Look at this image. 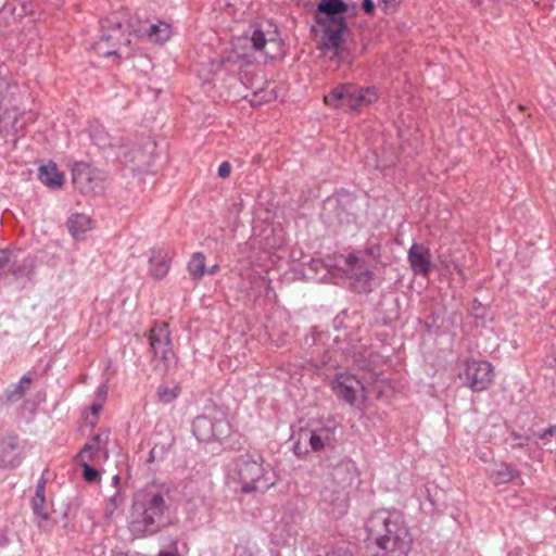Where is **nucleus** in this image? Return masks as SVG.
Listing matches in <instances>:
<instances>
[{
  "instance_id": "1",
  "label": "nucleus",
  "mask_w": 556,
  "mask_h": 556,
  "mask_svg": "<svg viewBox=\"0 0 556 556\" xmlns=\"http://www.w3.org/2000/svg\"><path fill=\"white\" fill-rule=\"evenodd\" d=\"M368 540H371L388 556H407L412 536L397 511L378 509L365 521Z\"/></svg>"
},
{
  "instance_id": "2",
  "label": "nucleus",
  "mask_w": 556,
  "mask_h": 556,
  "mask_svg": "<svg viewBox=\"0 0 556 556\" xmlns=\"http://www.w3.org/2000/svg\"><path fill=\"white\" fill-rule=\"evenodd\" d=\"M346 4L342 0H321L317 5L316 26L313 31L318 47L325 53L343 58L342 35L346 29L343 13Z\"/></svg>"
},
{
  "instance_id": "3",
  "label": "nucleus",
  "mask_w": 556,
  "mask_h": 556,
  "mask_svg": "<svg viewBox=\"0 0 556 556\" xmlns=\"http://www.w3.org/2000/svg\"><path fill=\"white\" fill-rule=\"evenodd\" d=\"M228 480L240 485L243 493L264 492L274 485L270 466L262 456L242 455L235 459L228 469Z\"/></svg>"
},
{
  "instance_id": "4",
  "label": "nucleus",
  "mask_w": 556,
  "mask_h": 556,
  "mask_svg": "<svg viewBox=\"0 0 556 556\" xmlns=\"http://www.w3.org/2000/svg\"><path fill=\"white\" fill-rule=\"evenodd\" d=\"M167 505L159 492H147L138 495L132 505L130 529L137 534L152 533L163 520Z\"/></svg>"
},
{
  "instance_id": "5",
  "label": "nucleus",
  "mask_w": 556,
  "mask_h": 556,
  "mask_svg": "<svg viewBox=\"0 0 556 556\" xmlns=\"http://www.w3.org/2000/svg\"><path fill=\"white\" fill-rule=\"evenodd\" d=\"M375 87L361 88L354 85H341L331 90L324 100L328 106L344 111H359L378 100Z\"/></svg>"
},
{
  "instance_id": "6",
  "label": "nucleus",
  "mask_w": 556,
  "mask_h": 556,
  "mask_svg": "<svg viewBox=\"0 0 556 556\" xmlns=\"http://www.w3.org/2000/svg\"><path fill=\"white\" fill-rule=\"evenodd\" d=\"M457 375L472 392H482L493 383L494 367L488 361L465 359L458 365Z\"/></svg>"
},
{
  "instance_id": "7",
  "label": "nucleus",
  "mask_w": 556,
  "mask_h": 556,
  "mask_svg": "<svg viewBox=\"0 0 556 556\" xmlns=\"http://www.w3.org/2000/svg\"><path fill=\"white\" fill-rule=\"evenodd\" d=\"M301 440L308 442L313 452L332 448L336 443V426L332 424L318 425L308 431H302L300 440L294 445V453L298 456H303L308 452L306 448H303Z\"/></svg>"
},
{
  "instance_id": "8",
  "label": "nucleus",
  "mask_w": 556,
  "mask_h": 556,
  "mask_svg": "<svg viewBox=\"0 0 556 556\" xmlns=\"http://www.w3.org/2000/svg\"><path fill=\"white\" fill-rule=\"evenodd\" d=\"M131 38L132 35H125L121 23H116L92 45V49L102 56L122 54L123 50H126L125 53L129 54Z\"/></svg>"
},
{
  "instance_id": "9",
  "label": "nucleus",
  "mask_w": 556,
  "mask_h": 556,
  "mask_svg": "<svg viewBox=\"0 0 556 556\" xmlns=\"http://www.w3.org/2000/svg\"><path fill=\"white\" fill-rule=\"evenodd\" d=\"M336 395L350 405L359 406L366 401L367 394L363 382L346 372L338 374L332 382Z\"/></svg>"
},
{
  "instance_id": "10",
  "label": "nucleus",
  "mask_w": 556,
  "mask_h": 556,
  "mask_svg": "<svg viewBox=\"0 0 556 556\" xmlns=\"http://www.w3.org/2000/svg\"><path fill=\"white\" fill-rule=\"evenodd\" d=\"M337 266L352 280L354 288L359 292H367L369 290L374 274L355 254L339 256L337 258Z\"/></svg>"
},
{
  "instance_id": "11",
  "label": "nucleus",
  "mask_w": 556,
  "mask_h": 556,
  "mask_svg": "<svg viewBox=\"0 0 556 556\" xmlns=\"http://www.w3.org/2000/svg\"><path fill=\"white\" fill-rule=\"evenodd\" d=\"M253 54L257 60L277 59L283 55V42L277 37L276 31L265 34L262 29H255L250 38Z\"/></svg>"
},
{
  "instance_id": "12",
  "label": "nucleus",
  "mask_w": 556,
  "mask_h": 556,
  "mask_svg": "<svg viewBox=\"0 0 556 556\" xmlns=\"http://www.w3.org/2000/svg\"><path fill=\"white\" fill-rule=\"evenodd\" d=\"M320 505L329 515L340 518L349 508L348 493L331 482L320 491Z\"/></svg>"
},
{
  "instance_id": "13",
  "label": "nucleus",
  "mask_w": 556,
  "mask_h": 556,
  "mask_svg": "<svg viewBox=\"0 0 556 556\" xmlns=\"http://www.w3.org/2000/svg\"><path fill=\"white\" fill-rule=\"evenodd\" d=\"M72 174L73 184L84 193H93L102 188L101 173L86 163H76Z\"/></svg>"
},
{
  "instance_id": "14",
  "label": "nucleus",
  "mask_w": 556,
  "mask_h": 556,
  "mask_svg": "<svg viewBox=\"0 0 556 556\" xmlns=\"http://www.w3.org/2000/svg\"><path fill=\"white\" fill-rule=\"evenodd\" d=\"M192 431L199 441L207 442L226 435L229 425L224 420L213 421L207 416H198L193 420Z\"/></svg>"
},
{
  "instance_id": "15",
  "label": "nucleus",
  "mask_w": 556,
  "mask_h": 556,
  "mask_svg": "<svg viewBox=\"0 0 556 556\" xmlns=\"http://www.w3.org/2000/svg\"><path fill=\"white\" fill-rule=\"evenodd\" d=\"M24 459L23 448L16 435H7L0 443V469L13 470L21 466Z\"/></svg>"
},
{
  "instance_id": "16",
  "label": "nucleus",
  "mask_w": 556,
  "mask_h": 556,
  "mask_svg": "<svg viewBox=\"0 0 556 556\" xmlns=\"http://www.w3.org/2000/svg\"><path fill=\"white\" fill-rule=\"evenodd\" d=\"M174 251L169 248H154L150 251L148 274L154 280L163 279L169 271L174 258Z\"/></svg>"
},
{
  "instance_id": "17",
  "label": "nucleus",
  "mask_w": 556,
  "mask_h": 556,
  "mask_svg": "<svg viewBox=\"0 0 556 556\" xmlns=\"http://www.w3.org/2000/svg\"><path fill=\"white\" fill-rule=\"evenodd\" d=\"M108 441V432H102L93 435L90 439V441L85 444V446L78 454V459L83 462H91V464L93 465L106 460L109 457V452L106 448Z\"/></svg>"
},
{
  "instance_id": "18",
  "label": "nucleus",
  "mask_w": 556,
  "mask_h": 556,
  "mask_svg": "<svg viewBox=\"0 0 556 556\" xmlns=\"http://www.w3.org/2000/svg\"><path fill=\"white\" fill-rule=\"evenodd\" d=\"M407 260L415 275L428 277L432 270L431 252L424 244H412L408 250Z\"/></svg>"
},
{
  "instance_id": "19",
  "label": "nucleus",
  "mask_w": 556,
  "mask_h": 556,
  "mask_svg": "<svg viewBox=\"0 0 556 556\" xmlns=\"http://www.w3.org/2000/svg\"><path fill=\"white\" fill-rule=\"evenodd\" d=\"M184 510L187 518L194 523L206 522L211 516V505L201 494L187 498Z\"/></svg>"
},
{
  "instance_id": "20",
  "label": "nucleus",
  "mask_w": 556,
  "mask_h": 556,
  "mask_svg": "<svg viewBox=\"0 0 556 556\" xmlns=\"http://www.w3.org/2000/svg\"><path fill=\"white\" fill-rule=\"evenodd\" d=\"M150 346L154 357L167 361L172 354L169 334L165 324L154 327L150 332Z\"/></svg>"
},
{
  "instance_id": "21",
  "label": "nucleus",
  "mask_w": 556,
  "mask_h": 556,
  "mask_svg": "<svg viewBox=\"0 0 556 556\" xmlns=\"http://www.w3.org/2000/svg\"><path fill=\"white\" fill-rule=\"evenodd\" d=\"M39 180L51 189L61 188L64 184V175L52 162L41 165L38 173Z\"/></svg>"
},
{
  "instance_id": "22",
  "label": "nucleus",
  "mask_w": 556,
  "mask_h": 556,
  "mask_svg": "<svg viewBox=\"0 0 556 556\" xmlns=\"http://www.w3.org/2000/svg\"><path fill=\"white\" fill-rule=\"evenodd\" d=\"M518 472L508 464L495 462L490 469L488 477L494 485L506 484L517 477Z\"/></svg>"
},
{
  "instance_id": "23",
  "label": "nucleus",
  "mask_w": 556,
  "mask_h": 556,
  "mask_svg": "<svg viewBox=\"0 0 556 556\" xmlns=\"http://www.w3.org/2000/svg\"><path fill=\"white\" fill-rule=\"evenodd\" d=\"M67 228L70 233L78 239L92 228V220L85 214H73L67 220Z\"/></svg>"
},
{
  "instance_id": "24",
  "label": "nucleus",
  "mask_w": 556,
  "mask_h": 556,
  "mask_svg": "<svg viewBox=\"0 0 556 556\" xmlns=\"http://www.w3.org/2000/svg\"><path fill=\"white\" fill-rule=\"evenodd\" d=\"M181 387L178 382H164L157 387L156 397L162 404L174 402L180 394Z\"/></svg>"
},
{
  "instance_id": "25",
  "label": "nucleus",
  "mask_w": 556,
  "mask_h": 556,
  "mask_svg": "<svg viewBox=\"0 0 556 556\" xmlns=\"http://www.w3.org/2000/svg\"><path fill=\"white\" fill-rule=\"evenodd\" d=\"M147 36L152 42H164L172 36V27L165 22L152 24L147 31Z\"/></svg>"
},
{
  "instance_id": "26",
  "label": "nucleus",
  "mask_w": 556,
  "mask_h": 556,
  "mask_svg": "<svg viewBox=\"0 0 556 556\" xmlns=\"http://www.w3.org/2000/svg\"><path fill=\"white\" fill-rule=\"evenodd\" d=\"M45 482L40 481L37 484L35 496L33 497V510L34 513L43 520L49 518L48 513L45 510Z\"/></svg>"
},
{
  "instance_id": "27",
  "label": "nucleus",
  "mask_w": 556,
  "mask_h": 556,
  "mask_svg": "<svg viewBox=\"0 0 556 556\" xmlns=\"http://www.w3.org/2000/svg\"><path fill=\"white\" fill-rule=\"evenodd\" d=\"M188 271L193 279H201L205 274V256L200 253H193L189 263Z\"/></svg>"
},
{
  "instance_id": "28",
  "label": "nucleus",
  "mask_w": 556,
  "mask_h": 556,
  "mask_svg": "<svg viewBox=\"0 0 556 556\" xmlns=\"http://www.w3.org/2000/svg\"><path fill=\"white\" fill-rule=\"evenodd\" d=\"M30 378L28 376H23L16 384L11 386L8 391V397L11 401L20 400L24 396L25 392L29 389Z\"/></svg>"
},
{
  "instance_id": "29",
  "label": "nucleus",
  "mask_w": 556,
  "mask_h": 556,
  "mask_svg": "<svg viewBox=\"0 0 556 556\" xmlns=\"http://www.w3.org/2000/svg\"><path fill=\"white\" fill-rule=\"evenodd\" d=\"M124 494L119 490H116L115 493L112 496H110L105 503V519L111 520L113 518L114 513L124 504Z\"/></svg>"
},
{
  "instance_id": "30",
  "label": "nucleus",
  "mask_w": 556,
  "mask_h": 556,
  "mask_svg": "<svg viewBox=\"0 0 556 556\" xmlns=\"http://www.w3.org/2000/svg\"><path fill=\"white\" fill-rule=\"evenodd\" d=\"M275 98H276V96L273 90H261L253 94L250 102L253 106H255V105H261L264 102H269Z\"/></svg>"
},
{
  "instance_id": "31",
  "label": "nucleus",
  "mask_w": 556,
  "mask_h": 556,
  "mask_svg": "<svg viewBox=\"0 0 556 556\" xmlns=\"http://www.w3.org/2000/svg\"><path fill=\"white\" fill-rule=\"evenodd\" d=\"M80 466L83 467V477L87 482H93L99 477V471L94 469L90 464L91 462H83L79 460Z\"/></svg>"
},
{
  "instance_id": "32",
  "label": "nucleus",
  "mask_w": 556,
  "mask_h": 556,
  "mask_svg": "<svg viewBox=\"0 0 556 556\" xmlns=\"http://www.w3.org/2000/svg\"><path fill=\"white\" fill-rule=\"evenodd\" d=\"M106 393H108L106 387L101 386L98 390V399L100 400V402L92 404V406H91L92 414L96 415L102 409V402L105 400Z\"/></svg>"
},
{
  "instance_id": "33",
  "label": "nucleus",
  "mask_w": 556,
  "mask_h": 556,
  "mask_svg": "<svg viewBox=\"0 0 556 556\" xmlns=\"http://www.w3.org/2000/svg\"><path fill=\"white\" fill-rule=\"evenodd\" d=\"M231 165L228 162H223L218 167V176L220 178H227L230 175Z\"/></svg>"
},
{
  "instance_id": "34",
  "label": "nucleus",
  "mask_w": 556,
  "mask_h": 556,
  "mask_svg": "<svg viewBox=\"0 0 556 556\" xmlns=\"http://www.w3.org/2000/svg\"><path fill=\"white\" fill-rule=\"evenodd\" d=\"M235 556H254V554L252 548L241 545L236 547Z\"/></svg>"
},
{
  "instance_id": "35",
  "label": "nucleus",
  "mask_w": 556,
  "mask_h": 556,
  "mask_svg": "<svg viewBox=\"0 0 556 556\" xmlns=\"http://www.w3.org/2000/svg\"><path fill=\"white\" fill-rule=\"evenodd\" d=\"M9 263V252L7 250H0V268Z\"/></svg>"
},
{
  "instance_id": "36",
  "label": "nucleus",
  "mask_w": 556,
  "mask_h": 556,
  "mask_svg": "<svg viewBox=\"0 0 556 556\" xmlns=\"http://www.w3.org/2000/svg\"><path fill=\"white\" fill-rule=\"evenodd\" d=\"M363 9L366 13H372V11H374L372 0H363Z\"/></svg>"
},
{
  "instance_id": "37",
  "label": "nucleus",
  "mask_w": 556,
  "mask_h": 556,
  "mask_svg": "<svg viewBox=\"0 0 556 556\" xmlns=\"http://www.w3.org/2000/svg\"><path fill=\"white\" fill-rule=\"evenodd\" d=\"M454 269L457 271V274L459 275L460 279L464 280L463 269L458 265H454Z\"/></svg>"
},
{
  "instance_id": "38",
  "label": "nucleus",
  "mask_w": 556,
  "mask_h": 556,
  "mask_svg": "<svg viewBox=\"0 0 556 556\" xmlns=\"http://www.w3.org/2000/svg\"><path fill=\"white\" fill-rule=\"evenodd\" d=\"M8 544V539L5 536H0V546L4 547Z\"/></svg>"
},
{
  "instance_id": "39",
  "label": "nucleus",
  "mask_w": 556,
  "mask_h": 556,
  "mask_svg": "<svg viewBox=\"0 0 556 556\" xmlns=\"http://www.w3.org/2000/svg\"><path fill=\"white\" fill-rule=\"evenodd\" d=\"M159 556H177V555L172 552H161Z\"/></svg>"
},
{
  "instance_id": "40",
  "label": "nucleus",
  "mask_w": 556,
  "mask_h": 556,
  "mask_svg": "<svg viewBox=\"0 0 556 556\" xmlns=\"http://www.w3.org/2000/svg\"><path fill=\"white\" fill-rule=\"evenodd\" d=\"M218 270V265H214L211 269H208V274H215Z\"/></svg>"
},
{
  "instance_id": "41",
  "label": "nucleus",
  "mask_w": 556,
  "mask_h": 556,
  "mask_svg": "<svg viewBox=\"0 0 556 556\" xmlns=\"http://www.w3.org/2000/svg\"><path fill=\"white\" fill-rule=\"evenodd\" d=\"M511 437L515 439V440H520L521 439V435L518 434L517 432H513L511 433Z\"/></svg>"
},
{
  "instance_id": "42",
  "label": "nucleus",
  "mask_w": 556,
  "mask_h": 556,
  "mask_svg": "<svg viewBox=\"0 0 556 556\" xmlns=\"http://www.w3.org/2000/svg\"><path fill=\"white\" fill-rule=\"evenodd\" d=\"M384 4H392L396 0H381Z\"/></svg>"
},
{
  "instance_id": "43",
  "label": "nucleus",
  "mask_w": 556,
  "mask_h": 556,
  "mask_svg": "<svg viewBox=\"0 0 556 556\" xmlns=\"http://www.w3.org/2000/svg\"><path fill=\"white\" fill-rule=\"evenodd\" d=\"M479 458L482 460V462H486L488 458H486V455L485 454H481L479 455Z\"/></svg>"
},
{
  "instance_id": "44",
  "label": "nucleus",
  "mask_w": 556,
  "mask_h": 556,
  "mask_svg": "<svg viewBox=\"0 0 556 556\" xmlns=\"http://www.w3.org/2000/svg\"><path fill=\"white\" fill-rule=\"evenodd\" d=\"M113 481H114V484H117L119 482V477L118 476H114Z\"/></svg>"
}]
</instances>
